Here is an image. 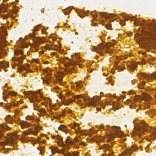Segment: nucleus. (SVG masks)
Here are the masks:
<instances>
[{"instance_id": "obj_1", "label": "nucleus", "mask_w": 156, "mask_h": 156, "mask_svg": "<svg viewBox=\"0 0 156 156\" xmlns=\"http://www.w3.org/2000/svg\"><path fill=\"white\" fill-rule=\"evenodd\" d=\"M36 94H40V92L37 91L36 92L33 91H29L28 93H25V94L27 95H31V96L29 97V99L30 102L33 103V105L34 107H36L37 104L34 103V102H39V100L37 99V96L36 95Z\"/></svg>"}, {"instance_id": "obj_2", "label": "nucleus", "mask_w": 156, "mask_h": 156, "mask_svg": "<svg viewBox=\"0 0 156 156\" xmlns=\"http://www.w3.org/2000/svg\"><path fill=\"white\" fill-rule=\"evenodd\" d=\"M111 129L114 131L115 134L113 133L111 136L110 138L111 140L113 139L114 138L117 136L119 137H121L123 136V132L120 130V128L117 126H113L111 127Z\"/></svg>"}, {"instance_id": "obj_3", "label": "nucleus", "mask_w": 156, "mask_h": 156, "mask_svg": "<svg viewBox=\"0 0 156 156\" xmlns=\"http://www.w3.org/2000/svg\"><path fill=\"white\" fill-rule=\"evenodd\" d=\"M7 34L6 29L2 27H0V44L2 46L6 44L5 36Z\"/></svg>"}, {"instance_id": "obj_4", "label": "nucleus", "mask_w": 156, "mask_h": 156, "mask_svg": "<svg viewBox=\"0 0 156 156\" xmlns=\"http://www.w3.org/2000/svg\"><path fill=\"white\" fill-rule=\"evenodd\" d=\"M134 24L135 25H146L147 26H149V27H151L153 28L154 25H153L152 23L151 22H149V20H148V21L146 22V20H143V22L142 23V22L139 20H137L136 21H134Z\"/></svg>"}, {"instance_id": "obj_5", "label": "nucleus", "mask_w": 156, "mask_h": 156, "mask_svg": "<svg viewBox=\"0 0 156 156\" xmlns=\"http://www.w3.org/2000/svg\"><path fill=\"white\" fill-rule=\"evenodd\" d=\"M142 125H143L144 126H141L138 125L135 127V129L138 131H139L141 130H143V131H140L139 134V137H140V135L143 133L144 131H146L147 130V129H146V126H147V125L144 122L142 123Z\"/></svg>"}, {"instance_id": "obj_6", "label": "nucleus", "mask_w": 156, "mask_h": 156, "mask_svg": "<svg viewBox=\"0 0 156 156\" xmlns=\"http://www.w3.org/2000/svg\"><path fill=\"white\" fill-rule=\"evenodd\" d=\"M98 48L96 47L95 46L94 47V50L97 53H99L101 55H103L104 54L102 52L103 50L104 49L103 45L101 44L99 45Z\"/></svg>"}, {"instance_id": "obj_7", "label": "nucleus", "mask_w": 156, "mask_h": 156, "mask_svg": "<svg viewBox=\"0 0 156 156\" xmlns=\"http://www.w3.org/2000/svg\"><path fill=\"white\" fill-rule=\"evenodd\" d=\"M112 147L111 146L108 145L106 144H104L103 146H101V149L105 148L106 149L108 150L109 151V153L108 154L109 156H114L112 155V154L114 153V152L112 151V149H111L110 148Z\"/></svg>"}, {"instance_id": "obj_8", "label": "nucleus", "mask_w": 156, "mask_h": 156, "mask_svg": "<svg viewBox=\"0 0 156 156\" xmlns=\"http://www.w3.org/2000/svg\"><path fill=\"white\" fill-rule=\"evenodd\" d=\"M97 101L95 98H93L91 100H88L87 102H86V104H87L88 106L92 105L93 106H95L97 104Z\"/></svg>"}, {"instance_id": "obj_9", "label": "nucleus", "mask_w": 156, "mask_h": 156, "mask_svg": "<svg viewBox=\"0 0 156 156\" xmlns=\"http://www.w3.org/2000/svg\"><path fill=\"white\" fill-rule=\"evenodd\" d=\"M130 148L126 149L125 151V153L126 154H132L133 150L136 151L137 149V146L136 145L131 146Z\"/></svg>"}, {"instance_id": "obj_10", "label": "nucleus", "mask_w": 156, "mask_h": 156, "mask_svg": "<svg viewBox=\"0 0 156 156\" xmlns=\"http://www.w3.org/2000/svg\"><path fill=\"white\" fill-rule=\"evenodd\" d=\"M14 140V139L10 137L8 140L5 143V144L9 145L10 146L12 147L16 144V142H15Z\"/></svg>"}, {"instance_id": "obj_11", "label": "nucleus", "mask_w": 156, "mask_h": 156, "mask_svg": "<svg viewBox=\"0 0 156 156\" xmlns=\"http://www.w3.org/2000/svg\"><path fill=\"white\" fill-rule=\"evenodd\" d=\"M20 125L22 128L24 127H28L31 125L30 123L26 121L21 122Z\"/></svg>"}, {"instance_id": "obj_12", "label": "nucleus", "mask_w": 156, "mask_h": 156, "mask_svg": "<svg viewBox=\"0 0 156 156\" xmlns=\"http://www.w3.org/2000/svg\"><path fill=\"white\" fill-rule=\"evenodd\" d=\"M9 66V63L8 62H5L4 61H0V67L1 68L7 67Z\"/></svg>"}, {"instance_id": "obj_13", "label": "nucleus", "mask_w": 156, "mask_h": 156, "mask_svg": "<svg viewBox=\"0 0 156 156\" xmlns=\"http://www.w3.org/2000/svg\"><path fill=\"white\" fill-rule=\"evenodd\" d=\"M112 105L113 108V109L114 111L119 109V103L117 102H113L112 103L111 105Z\"/></svg>"}, {"instance_id": "obj_14", "label": "nucleus", "mask_w": 156, "mask_h": 156, "mask_svg": "<svg viewBox=\"0 0 156 156\" xmlns=\"http://www.w3.org/2000/svg\"><path fill=\"white\" fill-rule=\"evenodd\" d=\"M127 67L129 69L134 70L137 67V66L135 63H133L130 66L127 65Z\"/></svg>"}, {"instance_id": "obj_15", "label": "nucleus", "mask_w": 156, "mask_h": 156, "mask_svg": "<svg viewBox=\"0 0 156 156\" xmlns=\"http://www.w3.org/2000/svg\"><path fill=\"white\" fill-rule=\"evenodd\" d=\"M104 14H105L106 15H107L108 14V13H106L105 12H101V13H100V16L102 17H105L106 19H107L108 18V19L111 18L110 16H106V15ZM108 14H109L110 16H115V15L113 13H112V14L108 13Z\"/></svg>"}, {"instance_id": "obj_16", "label": "nucleus", "mask_w": 156, "mask_h": 156, "mask_svg": "<svg viewBox=\"0 0 156 156\" xmlns=\"http://www.w3.org/2000/svg\"><path fill=\"white\" fill-rule=\"evenodd\" d=\"M5 119L6 121L9 122L10 124H12L13 123V118L10 116H8L7 117L5 118Z\"/></svg>"}, {"instance_id": "obj_17", "label": "nucleus", "mask_w": 156, "mask_h": 156, "mask_svg": "<svg viewBox=\"0 0 156 156\" xmlns=\"http://www.w3.org/2000/svg\"><path fill=\"white\" fill-rule=\"evenodd\" d=\"M58 129L59 130L65 132L66 130V126L64 125H62L58 127Z\"/></svg>"}, {"instance_id": "obj_18", "label": "nucleus", "mask_w": 156, "mask_h": 156, "mask_svg": "<svg viewBox=\"0 0 156 156\" xmlns=\"http://www.w3.org/2000/svg\"><path fill=\"white\" fill-rule=\"evenodd\" d=\"M38 111L41 113L43 115H45L46 113V111L45 109L44 108H38V109L37 110Z\"/></svg>"}, {"instance_id": "obj_19", "label": "nucleus", "mask_w": 156, "mask_h": 156, "mask_svg": "<svg viewBox=\"0 0 156 156\" xmlns=\"http://www.w3.org/2000/svg\"><path fill=\"white\" fill-rule=\"evenodd\" d=\"M67 138L68 139L67 140H66L65 141V142L66 144H69L71 145H72L74 144V143L73 141H70L69 140V138H70L68 136Z\"/></svg>"}, {"instance_id": "obj_20", "label": "nucleus", "mask_w": 156, "mask_h": 156, "mask_svg": "<svg viewBox=\"0 0 156 156\" xmlns=\"http://www.w3.org/2000/svg\"><path fill=\"white\" fill-rule=\"evenodd\" d=\"M14 54L16 55H18L19 54H23V53L20 50L16 49L14 51Z\"/></svg>"}, {"instance_id": "obj_21", "label": "nucleus", "mask_w": 156, "mask_h": 156, "mask_svg": "<svg viewBox=\"0 0 156 156\" xmlns=\"http://www.w3.org/2000/svg\"><path fill=\"white\" fill-rule=\"evenodd\" d=\"M29 37H31V38H33L32 40L33 41H34V40L33 39V38L34 37L35 38H36V39L38 41H39L38 38H37V37H36L35 36V34L34 33H32L30 34V35H29Z\"/></svg>"}, {"instance_id": "obj_22", "label": "nucleus", "mask_w": 156, "mask_h": 156, "mask_svg": "<svg viewBox=\"0 0 156 156\" xmlns=\"http://www.w3.org/2000/svg\"><path fill=\"white\" fill-rule=\"evenodd\" d=\"M76 84L77 87L80 88H82L83 86V84L81 83H80L79 82H76Z\"/></svg>"}, {"instance_id": "obj_23", "label": "nucleus", "mask_w": 156, "mask_h": 156, "mask_svg": "<svg viewBox=\"0 0 156 156\" xmlns=\"http://www.w3.org/2000/svg\"><path fill=\"white\" fill-rule=\"evenodd\" d=\"M146 83L144 81H142L141 82V85L138 86L139 88L140 89H142L144 87V85Z\"/></svg>"}, {"instance_id": "obj_24", "label": "nucleus", "mask_w": 156, "mask_h": 156, "mask_svg": "<svg viewBox=\"0 0 156 156\" xmlns=\"http://www.w3.org/2000/svg\"><path fill=\"white\" fill-rule=\"evenodd\" d=\"M107 49L105 50L106 52L108 54H111L112 53V51L111 49H110L109 47H107Z\"/></svg>"}, {"instance_id": "obj_25", "label": "nucleus", "mask_w": 156, "mask_h": 156, "mask_svg": "<svg viewBox=\"0 0 156 156\" xmlns=\"http://www.w3.org/2000/svg\"><path fill=\"white\" fill-rule=\"evenodd\" d=\"M53 138H56V139H58L59 141H62V139L58 135L57 136H54Z\"/></svg>"}, {"instance_id": "obj_26", "label": "nucleus", "mask_w": 156, "mask_h": 156, "mask_svg": "<svg viewBox=\"0 0 156 156\" xmlns=\"http://www.w3.org/2000/svg\"><path fill=\"white\" fill-rule=\"evenodd\" d=\"M124 67H125L123 66H122V67L120 66H117L116 67L117 69L118 68L119 70H120L122 71L124 69Z\"/></svg>"}, {"instance_id": "obj_27", "label": "nucleus", "mask_w": 156, "mask_h": 156, "mask_svg": "<svg viewBox=\"0 0 156 156\" xmlns=\"http://www.w3.org/2000/svg\"><path fill=\"white\" fill-rule=\"evenodd\" d=\"M39 132V130L37 129V128H36L35 129V131H31V133H32L34 135H36L37 133Z\"/></svg>"}, {"instance_id": "obj_28", "label": "nucleus", "mask_w": 156, "mask_h": 156, "mask_svg": "<svg viewBox=\"0 0 156 156\" xmlns=\"http://www.w3.org/2000/svg\"><path fill=\"white\" fill-rule=\"evenodd\" d=\"M2 128L5 130H9L11 129V128L7 126H3L2 127Z\"/></svg>"}, {"instance_id": "obj_29", "label": "nucleus", "mask_w": 156, "mask_h": 156, "mask_svg": "<svg viewBox=\"0 0 156 156\" xmlns=\"http://www.w3.org/2000/svg\"><path fill=\"white\" fill-rule=\"evenodd\" d=\"M25 57L24 56H22L20 58H18V61H19L20 62H23V60L25 59Z\"/></svg>"}, {"instance_id": "obj_30", "label": "nucleus", "mask_w": 156, "mask_h": 156, "mask_svg": "<svg viewBox=\"0 0 156 156\" xmlns=\"http://www.w3.org/2000/svg\"><path fill=\"white\" fill-rule=\"evenodd\" d=\"M26 119L27 120H30L33 119V117L31 116H27L26 117Z\"/></svg>"}, {"instance_id": "obj_31", "label": "nucleus", "mask_w": 156, "mask_h": 156, "mask_svg": "<svg viewBox=\"0 0 156 156\" xmlns=\"http://www.w3.org/2000/svg\"><path fill=\"white\" fill-rule=\"evenodd\" d=\"M126 16H125V19L126 20H133L132 19V18L131 17H129L127 16L126 15H125Z\"/></svg>"}, {"instance_id": "obj_32", "label": "nucleus", "mask_w": 156, "mask_h": 156, "mask_svg": "<svg viewBox=\"0 0 156 156\" xmlns=\"http://www.w3.org/2000/svg\"><path fill=\"white\" fill-rule=\"evenodd\" d=\"M73 68L71 69H66V72L69 73H71L72 72Z\"/></svg>"}, {"instance_id": "obj_33", "label": "nucleus", "mask_w": 156, "mask_h": 156, "mask_svg": "<svg viewBox=\"0 0 156 156\" xmlns=\"http://www.w3.org/2000/svg\"><path fill=\"white\" fill-rule=\"evenodd\" d=\"M34 43H35V44L34 46V47L35 48V49H36L38 47V44H37V42L36 41H34Z\"/></svg>"}, {"instance_id": "obj_34", "label": "nucleus", "mask_w": 156, "mask_h": 156, "mask_svg": "<svg viewBox=\"0 0 156 156\" xmlns=\"http://www.w3.org/2000/svg\"><path fill=\"white\" fill-rule=\"evenodd\" d=\"M72 64L70 62H66L65 64V66L66 67H68L69 66L72 65Z\"/></svg>"}, {"instance_id": "obj_35", "label": "nucleus", "mask_w": 156, "mask_h": 156, "mask_svg": "<svg viewBox=\"0 0 156 156\" xmlns=\"http://www.w3.org/2000/svg\"><path fill=\"white\" fill-rule=\"evenodd\" d=\"M9 94L12 96H16V93L14 92L13 91H12L11 92H9Z\"/></svg>"}, {"instance_id": "obj_36", "label": "nucleus", "mask_w": 156, "mask_h": 156, "mask_svg": "<svg viewBox=\"0 0 156 156\" xmlns=\"http://www.w3.org/2000/svg\"><path fill=\"white\" fill-rule=\"evenodd\" d=\"M140 98V97L139 96L136 95L135 96V100L136 101H137Z\"/></svg>"}, {"instance_id": "obj_37", "label": "nucleus", "mask_w": 156, "mask_h": 156, "mask_svg": "<svg viewBox=\"0 0 156 156\" xmlns=\"http://www.w3.org/2000/svg\"><path fill=\"white\" fill-rule=\"evenodd\" d=\"M152 77L154 79H156V74L155 73H153L151 75Z\"/></svg>"}, {"instance_id": "obj_38", "label": "nucleus", "mask_w": 156, "mask_h": 156, "mask_svg": "<svg viewBox=\"0 0 156 156\" xmlns=\"http://www.w3.org/2000/svg\"><path fill=\"white\" fill-rule=\"evenodd\" d=\"M111 27V25L110 24H108L106 25L105 27L107 29H109Z\"/></svg>"}, {"instance_id": "obj_39", "label": "nucleus", "mask_w": 156, "mask_h": 156, "mask_svg": "<svg viewBox=\"0 0 156 156\" xmlns=\"http://www.w3.org/2000/svg\"><path fill=\"white\" fill-rule=\"evenodd\" d=\"M20 70L21 71H23L24 70H26V69L25 67L22 66L21 67Z\"/></svg>"}, {"instance_id": "obj_40", "label": "nucleus", "mask_w": 156, "mask_h": 156, "mask_svg": "<svg viewBox=\"0 0 156 156\" xmlns=\"http://www.w3.org/2000/svg\"><path fill=\"white\" fill-rule=\"evenodd\" d=\"M9 16L7 15H3L2 16V17H3L5 19H7L8 18Z\"/></svg>"}, {"instance_id": "obj_41", "label": "nucleus", "mask_w": 156, "mask_h": 156, "mask_svg": "<svg viewBox=\"0 0 156 156\" xmlns=\"http://www.w3.org/2000/svg\"><path fill=\"white\" fill-rule=\"evenodd\" d=\"M79 154V153L78 152H76L73 153V156H77Z\"/></svg>"}, {"instance_id": "obj_42", "label": "nucleus", "mask_w": 156, "mask_h": 156, "mask_svg": "<svg viewBox=\"0 0 156 156\" xmlns=\"http://www.w3.org/2000/svg\"><path fill=\"white\" fill-rule=\"evenodd\" d=\"M125 103H129L130 102L131 100L129 99H127L126 100H125Z\"/></svg>"}, {"instance_id": "obj_43", "label": "nucleus", "mask_w": 156, "mask_h": 156, "mask_svg": "<svg viewBox=\"0 0 156 156\" xmlns=\"http://www.w3.org/2000/svg\"><path fill=\"white\" fill-rule=\"evenodd\" d=\"M64 151L62 150H61V153H62V154H64L65 156H67V154H64Z\"/></svg>"}, {"instance_id": "obj_44", "label": "nucleus", "mask_w": 156, "mask_h": 156, "mask_svg": "<svg viewBox=\"0 0 156 156\" xmlns=\"http://www.w3.org/2000/svg\"><path fill=\"white\" fill-rule=\"evenodd\" d=\"M73 141L75 142H77L78 141V140L76 138H74L73 139Z\"/></svg>"}, {"instance_id": "obj_45", "label": "nucleus", "mask_w": 156, "mask_h": 156, "mask_svg": "<svg viewBox=\"0 0 156 156\" xmlns=\"http://www.w3.org/2000/svg\"><path fill=\"white\" fill-rule=\"evenodd\" d=\"M18 11V10L17 9L13 10V13H16Z\"/></svg>"}, {"instance_id": "obj_46", "label": "nucleus", "mask_w": 156, "mask_h": 156, "mask_svg": "<svg viewBox=\"0 0 156 156\" xmlns=\"http://www.w3.org/2000/svg\"><path fill=\"white\" fill-rule=\"evenodd\" d=\"M146 62H147V61L145 59H143V60H142V64L145 63Z\"/></svg>"}, {"instance_id": "obj_47", "label": "nucleus", "mask_w": 156, "mask_h": 156, "mask_svg": "<svg viewBox=\"0 0 156 156\" xmlns=\"http://www.w3.org/2000/svg\"><path fill=\"white\" fill-rule=\"evenodd\" d=\"M142 76L143 78L144 79H145L147 78V76L144 74H142Z\"/></svg>"}, {"instance_id": "obj_48", "label": "nucleus", "mask_w": 156, "mask_h": 156, "mask_svg": "<svg viewBox=\"0 0 156 156\" xmlns=\"http://www.w3.org/2000/svg\"><path fill=\"white\" fill-rule=\"evenodd\" d=\"M93 69H88V71L90 73H91V72H93Z\"/></svg>"}, {"instance_id": "obj_49", "label": "nucleus", "mask_w": 156, "mask_h": 156, "mask_svg": "<svg viewBox=\"0 0 156 156\" xmlns=\"http://www.w3.org/2000/svg\"><path fill=\"white\" fill-rule=\"evenodd\" d=\"M134 93H135V92H134L133 91L129 92V94H134Z\"/></svg>"}, {"instance_id": "obj_50", "label": "nucleus", "mask_w": 156, "mask_h": 156, "mask_svg": "<svg viewBox=\"0 0 156 156\" xmlns=\"http://www.w3.org/2000/svg\"><path fill=\"white\" fill-rule=\"evenodd\" d=\"M25 66H26L27 67H29L30 66V65L28 64H25Z\"/></svg>"}, {"instance_id": "obj_51", "label": "nucleus", "mask_w": 156, "mask_h": 156, "mask_svg": "<svg viewBox=\"0 0 156 156\" xmlns=\"http://www.w3.org/2000/svg\"><path fill=\"white\" fill-rule=\"evenodd\" d=\"M26 71L27 73H29V72H32V71H31L30 70H29V69H26Z\"/></svg>"}, {"instance_id": "obj_52", "label": "nucleus", "mask_w": 156, "mask_h": 156, "mask_svg": "<svg viewBox=\"0 0 156 156\" xmlns=\"http://www.w3.org/2000/svg\"><path fill=\"white\" fill-rule=\"evenodd\" d=\"M67 156H73V155L69 153L68 152L67 154Z\"/></svg>"}, {"instance_id": "obj_53", "label": "nucleus", "mask_w": 156, "mask_h": 156, "mask_svg": "<svg viewBox=\"0 0 156 156\" xmlns=\"http://www.w3.org/2000/svg\"><path fill=\"white\" fill-rule=\"evenodd\" d=\"M68 101H69V103H70V102H72L73 101V100H72L71 99H68Z\"/></svg>"}, {"instance_id": "obj_54", "label": "nucleus", "mask_w": 156, "mask_h": 156, "mask_svg": "<svg viewBox=\"0 0 156 156\" xmlns=\"http://www.w3.org/2000/svg\"><path fill=\"white\" fill-rule=\"evenodd\" d=\"M65 115V112H63L60 115V116H63Z\"/></svg>"}, {"instance_id": "obj_55", "label": "nucleus", "mask_w": 156, "mask_h": 156, "mask_svg": "<svg viewBox=\"0 0 156 156\" xmlns=\"http://www.w3.org/2000/svg\"><path fill=\"white\" fill-rule=\"evenodd\" d=\"M47 69H48L47 68H46V69L43 70L44 72V73H47V71H48Z\"/></svg>"}, {"instance_id": "obj_56", "label": "nucleus", "mask_w": 156, "mask_h": 156, "mask_svg": "<svg viewBox=\"0 0 156 156\" xmlns=\"http://www.w3.org/2000/svg\"><path fill=\"white\" fill-rule=\"evenodd\" d=\"M34 30L35 31H37L38 30V29L37 28V27H34Z\"/></svg>"}, {"instance_id": "obj_57", "label": "nucleus", "mask_w": 156, "mask_h": 156, "mask_svg": "<svg viewBox=\"0 0 156 156\" xmlns=\"http://www.w3.org/2000/svg\"><path fill=\"white\" fill-rule=\"evenodd\" d=\"M101 109V108H98V107L96 108L97 110L98 111H100Z\"/></svg>"}, {"instance_id": "obj_58", "label": "nucleus", "mask_w": 156, "mask_h": 156, "mask_svg": "<svg viewBox=\"0 0 156 156\" xmlns=\"http://www.w3.org/2000/svg\"><path fill=\"white\" fill-rule=\"evenodd\" d=\"M40 150V151H41V154L43 153H44V151H43V149H41Z\"/></svg>"}, {"instance_id": "obj_59", "label": "nucleus", "mask_w": 156, "mask_h": 156, "mask_svg": "<svg viewBox=\"0 0 156 156\" xmlns=\"http://www.w3.org/2000/svg\"><path fill=\"white\" fill-rule=\"evenodd\" d=\"M85 144V142H81V144L82 145H83V146H85V145H84Z\"/></svg>"}, {"instance_id": "obj_60", "label": "nucleus", "mask_w": 156, "mask_h": 156, "mask_svg": "<svg viewBox=\"0 0 156 156\" xmlns=\"http://www.w3.org/2000/svg\"><path fill=\"white\" fill-rule=\"evenodd\" d=\"M55 54V52H53L51 53V54L52 55H54Z\"/></svg>"}, {"instance_id": "obj_61", "label": "nucleus", "mask_w": 156, "mask_h": 156, "mask_svg": "<svg viewBox=\"0 0 156 156\" xmlns=\"http://www.w3.org/2000/svg\"><path fill=\"white\" fill-rule=\"evenodd\" d=\"M119 63V62L118 61H117V62H116L115 63V65H117Z\"/></svg>"}, {"instance_id": "obj_62", "label": "nucleus", "mask_w": 156, "mask_h": 156, "mask_svg": "<svg viewBox=\"0 0 156 156\" xmlns=\"http://www.w3.org/2000/svg\"><path fill=\"white\" fill-rule=\"evenodd\" d=\"M155 59V58H152L151 60L153 61H154Z\"/></svg>"}, {"instance_id": "obj_63", "label": "nucleus", "mask_w": 156, "mask_h": 156, "mask_svg": "<svg viewBox=\"0 0 156 156\" xmlns=\"http://www.w3.org/2000/svg\"><path fill=\"white\" fill-rule=\"evenodd\" d=\"M14 17L13 16H11V19H14Z\"/></svg>"}, {"instance_id": "obj_64", "label": "nucleus", "mask_w": 156, "mask_h": 156, "mask_svg": "<svg viewBox=\"0 0 156 156\" xmlns=\"http://www.w3.org/2000/svg\"><path fill=\"white\" fill-rule=\"evenodd\" d=\"M149 146V145L148 144H147V146L146 148H148Z\"/></svg>"}]
</instances>
